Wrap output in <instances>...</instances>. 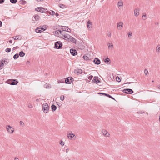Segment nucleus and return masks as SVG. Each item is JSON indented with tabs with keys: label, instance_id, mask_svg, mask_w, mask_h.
<instances>
[{
	"label": "nucleus",
	"instance_id": "1",
	"mask_svg": "<svg viewBox=\"0 0 160 160\" xmlns=\"http://www.w3.org/2000/svg\"><path fill=\"white\" fill-rule=\"evenodd\" d=\"M64 39L65 40L68 41L69 42H72L76 43V39L70 36L68 34H67L64 35Z\"/></svg>",
	"mask_w": 160,
	"mask_h": 160
},
{
	"label": "nucleus",
	"instance_id": "2",
	"mask_svg": "<svg viewBox=\"0 0 160 160\" xmlns=\"http://www.w3.org/2000/svg\"><path fill=\"white\" fill-rule=\"evenodd\" d=\"M6 82L11 85H17L18 82L16 79H8L7 81Z\"/></svg>",
	"mask_w": 160,
	"mask_h": 160
},
{
	"label": "nucleus",
	"instance_id": "3",
	"mask_svg": "<svg viewBox=\"0 0 160 160\" xmlns=\"http://www.w3.org/2000/svg\"><path fill=\"white\" fill-rule=\"evenodd\" d=\"M42 108L44 113H47L49 110V106L48 104L47 103H44L42 105Z\"/></svg>",
	"mask_w": 160,
	"mask_h": 160
},
{
	"label": "nucleus",
	"instance_id": "4",
	"mask_svg": "<svg viewBox=\"0 0 160 160\" xmlns=\"http://www.w3.org/2000/svg\"><path fill=\"white\" fill-rule=\"evenodd\" d=\"M62 44L60 41H57L55 43L54 48H55L59 49L62 48Z\"/></svg>",
	"mask_w": 160,
	"mask_h": 160
},
{
	"label": "nucleus",
	"instance_id": "5",
	"mask_svg": "<svg viewBox=\"0 0 160 160\" xmlns=\"http://www.w3.org/2000/svg\"><path fill=\"white\" fill-rule=\"evenodd\" d=\"M7 131L10 133H12L14 131V128L10 125H7L6 127Z\"/></svg>",
	"mask_w": 160,
	"mask_h": 160
},
{
	"label": "nucleus",
	"instance_id": "6",
	"mask_svg": "<svg viewBox=\"0 0 160 160\" xmlns=\"http://www.w3.org/2000/svg\"><path fill=\"white\" fill-rule=\"evenodd\" d=\"M123 92L126 94H132L133 92V90L131 89H125L123 90Z\"/></svg>",
	"mask_w": 160,
	"mask_h": 160
},
{
	"label": "nucleus",
	"instance_id": "7",
	"mask_svg": "<svg viewBox=\"0 0 160 160\" xmlns=\"http://www.w3.org/2000/svg\"><path fill=\"white\" fill-rule=\"evenodd\" d=\"M73 78L71 77L67 78L65 80V83L67 84H70L72 82Z\"/></svg>",
	"mask_w": 160,
	"mask_h": 160
},
{
	"label": "nucleus",
	"instance_id": "8",
	"mask_svg": "<svg viewBox=\"0 0 160 160\" xmlns=\"http://www.w3.org/2000/svg\"><path fill=\"white\" fill-rule=\"evenodd\" d=\"M101 132L102 134L105 137H109L110 136L109 133H108V132L106 130H102Z\"/></svg>",
	"mask_w": 160,
	"mask_h": 160
},
{
	"label": "nucleus",
	"instance_id": "9",
	"mask_svg": "<svg viewBox=\"0 0 160 160\" xmlns=\"http://www.w3.org/2000/svg\"><path fill=\"white\" fill-rule=\"evenodd\" d=\"M87 27L89 30H91L92 29V23L90 20H89L87 23Z\"/></svg>",
	"mask_w": 160,
	"mask_h": 160
},
{
	"label": "nucleus",
	"instance_id": "10",
	"mask_svg": "<svg viewBox=\"0 0 160 160\" xmlns=\"http://www.w3.org/2000/svg\"><path fill=\"white\" fill-rule=\"evenodd\" d=\"M123 23L122 22L118 23L117 26L118 29L119 30L122 29L123 27Z\"/></svg>",
	"mask_w": 160,
	"mask_h": 160
},
{
	"label": "nucleus",
	"instance_id": "11",
	"mask_svg": "<svg viewBox=\"0 0 160 160\" xmlns=\"http://www.w3.org/2000/svg\"><path fill=\"white\" fill-rule=\"evenodd\" d=\"M94 63L97 65H99L100 63V60L98 58H96L93 60Z\"/></svg>",
	"mask_w": 160,
	"mask_h": 160
},
{
	"label": "nucleus",
	"instance_id": "12",
	"mask_svg": "<svg viewBox=\"0 0 160 160\" xmlns=\"http://www.w3.org/2000/svg\"><path fill=\"white\" fill-rule=\"evenodd\" d=\"M70 52L71 54L73 56H75L77 54V51L73 49H71L70 50Z\"/></svg>",
	"mask_w": 160,
	"mask_h": 160
},
{
	"label": "nucleus",
	"instance_id": "13",
	"mask_svg": "<svg viewBox=\"0 0 160 160\" xmlns=\"http://www.w3.org/2000/svg\"><path fill=\"white\" fill-rule=\"evenodd\" d=\"M139 9L137 8L134 10V15L137 16L139 15Z\"/></svg>",
	"mask_w": 160,
	"mask_h": 160
},
{
	"label": "nucleus",
	"instance_id": "14",
	"mask_svg": "<svg viewBox=\"0 0 160 160\" xmlns=\"http://www.w3.org/2000/svg\"><path fill=\"white\" fill-rule=\"evenodd\" d=\"M92 82H93L96 83L97 84L100 82V81L98 79V77H94L92 80Z\"/></svg>",
	"mask_w": 160,
	"mask_h": 160
},
{
	"label": "nucleus",
	"instance_id": "15",
	"mask_svg": "<svg viewBox=\"0 0 160 160\" xmlns=\"http://www.w3.org/2000/svg\"><path fill=\"white\" fill-rule=\"evenodd\" d=\"M62 29L63 31H66L68 32H70L71 31L70 29L66 27H64V28H62Z\"/></svg>",
	"mask_w": 160,
	"mask_h": 160
},
{
	"label": "nucleus",
	"instance_id": "16",
	"mask_svg": "<svg viewBox=\"0 0 160 160\" xmlns=\"http://www.w3.org/2000/svg\"><path fill=\"white\" fill-rule=\"evenodd\" d=\"M68 137V138L70 139H71L75 135L73 133H69L67 135Z\"/></svg>",
	"mask_w": 160,
	"mask_h": 160
},
{
	"label": "nucleus",
	"instance_id": "17",
	"mask_svg": "<svg viewBox=\"0 0 160 160\" xmlns=\"http://www.w3.org/2000/svg\"><path fill=\"white\" fill-rule=\"evenodd\" d=\"M42 30L41 28H37L35 30V32L37 33H40L43 31Z\"/></svg>",
	"mask_w": 160,
	"mask_h": 160
},
{
	"label": "nucleus",
	"instance_id": "18",
	"mask_svg": "<svg viewBox=\"0 0 160 160\" xmlns=\"http://www.w3.org/2000/svg\"><path fill=\"white\" fill-rule=\"evenodd\" d=\"M74 73H76L78 74H80L82 72V70L81 69L76 70L74 71Z\"/></svg>",
	"mask_w": 160,
	"mask_h": 160
},
{
	"label": "nucleus",
	"instance_id": "19",
	"mask_svg": "<svg viewBox=\"0 0 160 160\" xmlns=\"http://www.w3.org/2000/svg\"><path fill=\"white\" fill-rule=\"evenodd\" d=\"M34 18L35 20H34L32 18V20H33V21H38V20H39L40 17H39V16L37 15H36L34 17Z\"/></svg>",
	"mask_w": 160,
	"mask_h": 160
},
{
	"label": "nucleus",
	"instance_id": "20",
	"mask_svg": "<svg viewBox=\"0 0 160 160\" xmlns=\"http://www.w3.org/2000/svg\"><path fill=\"white\" fill-rule=\"evenodd\" d=\"M19 56L21 57H23L25 55V53L22 51L20 52L18 54Z\"/></svg>",
	"mask_w": 160,
	"mask_h": 160
},
{
	"label": "nucleus",
	"instance_id": "21",
	"mask_svg": "<svg viewBox=\"0 0 160 160\" xmlns=\"http://www.w3.org/2000/svg\"><path fill=\"white\" fill-rule=\"evenodd\" d=\"M13 38L15 40L21 39V37L20 35L15 36L13 37Z\"/></svg>",
	"mask_w": 160,
	"mask_h": 160
},
{
	"label": "nucleus",
	"instance_id": "22",
	"mask_svg": "<svg viewBox=\"0 0 160 160\" xmlns=\"http://www.w3.org/2000/svg\"><path fill=\"white\" fill-rule=\"evenodd\" d=\"M108 44L109 45L108 47V49L111 50H112L113 48V45L112 43H111V44L108 43Z\"/></svg>",
	"mask_w": 160,
	"mask_h": 160
},
{
	"label": "nucleus",
	"instance_id": "23",
	"mask_svg": "<svg viewBox=\"0 0 160 160\" xmlns=\"http://www.w3.org/2000/svg\"><path fill=\"white\" fill-rule=\"evenodd\" d=\"M40 8L39 10V12H46V11L47 10L43 8H41V7H40Z\"/></svg>",
	"mask_w": 160,
	"mask_h": 160
},
{
	"label": "nucleus",
	"instance_id": "24",
	"mask_svg": "<svg viewBox=\"0 0 160 160\" xmlns=\"http://www.w3.org/2000/svg\"><path fill=\"white\" fill-rule=\"evenodd\" d=\"M51 108L52 111H54L56 110L57 108V107L56 106L52 104L51 106Z\"/></svg>",
	"mask_w": 160,
	"mask_h": 160
},
{
	"label": "nucleus",
	"instance_id": "25",
	"mask_svg": "<svg viewBox=\"0 0 160 160\" xmlns=\"http://www.w3.org/2000/svg\"><path fill=\"white\" fill-rule=\"evenodd\" d=\"M44 87L47 89H49L51 87V86L49 85H47V84L46 83L44 85Z\"/></svg>",
	"mask_w": 160,
	"mask_h": 160
},
{
	"label": "nucleus",
	"instance_id": "26",
	"mask_svg": "<svg viewBox=\"0 0 160 160\" xmlns=\"http://www.w3.org/2000/svg\"><path fill=\"white\" fill-rule=\"evenodd\" d=\"M104 61L106 63L108 64V62L110 61V59L108 58H107L104 59Z\"/></svg>",
	"mask_w": 160,
	"mask_h": 160
},
{
	"label": "nucleus",
	"instance_id": "27",
	"mask_svg": "<svg viewBox=\"0 0 160 160\" xmlns=\"http://www.w3.org/2000/svg\"><path fill=\"white\" fill-rule=\"evenodd\" d=\"M156 51L158 52H160V45H158L156 47Z\"/></svg>",
	"mask_w": 160,
	"mask_h": 160
},
{
	"label": "nucleus",
	"instance_id": "28",
	"mask_svg": "<svg viewBox=\"0 0 160 160\" xmlns=\"http://www.w3.org/2000/svg\"><path fill=\"white\" fill-rule=\"evenodd\" d=\"M62 33V31L61 30H57L55 32V34L57 36L58 35H59V34H61V33Z\"/></svg>",
	"mask_w": 160,
	"mask_h": 160
},
{
	"label": "nucleus",
	"instance_id": "29",
	"mask_svg": "<svg viewBox=\"0 0 160 160\" xmlns=\"http://www.w3.org/2000/svg\"><path fill=\"white\" fill-rule=\"evenodd\" d=\"M83 58L86 61L89 60V58L86 55H84L83 57Z\"/></svg>",
	"mask_w": 160,
	"mask_h": 160
},
{
	"label": "nucleus",
	"instance_id": "30",
	"mask_svg": "<svg viewBox=\"0 0 160 160\" xmlns=\"http://www.w3.org/2000/svg\"><path fill=\"white\" fill-rule=\"evenodd\" d=\"M19 57L18 54L16 53L13 56V58L14 59H16Z\"/></svg>",
	"mask_w": 160,
	"mask_h": 160
},
{
	"label": "nucleus",
	"instance_id": "31",
	"mask_svg": "<svg viewBox=\"0 0 160 160\" xmlns=\"http://www.w3.org/2000/svg\"><path fill=\"white\" fill-rule=\"evenodd\" d=\"M47 26L46 25H44L42 26V28H41V29H42V30H43V31H44L47 28Z\"/></svg>",
	"mask_w": 160,
	"mask_h": 160
},
{
	"label": "nucleus",
	"instance_id": "32",
	"mask_svg": "<svg viewBox=\"0 0 160 160\" xmlns=\"http://www.w3.org/2000/svg\"><path fill=\"white\" fill-rule=\"evenodd\" d=\"M123 5V3L121 2V1H119L118 3V6L120 7H122Z\"/></svg>",
	"mask_w": 160,
	"mask_h": 160
},
{
	"label": "nucleus",
	"instance_id": "33",
	"mask_svg": "<svg viewBox=\"0 0 160 160\" xmlns=\"http://www.w3.org/2000/svg\"><path fill=\"white\" fill-rule=\"evenodd\" d=\"M128 37L129 38H132V33L130 32V33H128Z\"/></svg>",
	"mask_w": 160,
	"mask_h": 160
},
{
	"label": "nucleus",
	"instance_id": "34",
	"mask_svg": "<svg viewBox=\"0 0 160 160\" xmlns=\"http://www.w3.org/2000/svg\"><path fill=\"white\" fill-rule=\"evenodd\" d=\"M10 2L11 3H13V4L16 3L17 1V0H10Z\"/></svg>",
	"mask_w": 160,
	"mask_h": 160
},
{
	"label": "nucleus",
	"instance_id": "35",
	"mask_svg": "<svg viewBox=\"0 0 160 160\" xmlns=\"http://www.w3.org/2000/svg\"><path fill=\"white\" fill-rule=\"evenodd\" d=\"M21 3L22 4H25L26 3V2L24 0H21L20 1Z\"/></svg>",
	"mask_w": 160,
	"mask_h": 160
},
{
	"label": "nucleus",
	"instance_id": "36",
	"mask_svg": "<svg viewBox=\"0 0 160 160\" xmlns=\"http://www.w3.org/2000/svg\"><path fill=\"white\" fill-rule=\"evenodd\" d=\"M116 81L118 82H120L121 81L120 78L118 77H117L116 78Z\"/></svg>",
	"mask_w": 160,
	"mask_h": 160
},
{
	"label": "nucleus",
	"instance_id": "37",
	"mask_svg": "<svg viewBox=\"0 0 160 160\" xmlns=\"http://www.w3.org/2000/svg\"><path fill=\"white\" fill-rule=\"evenodd\" d=\"M106 96H107L111 99H114V98L113 97L108 94H106Z\"/></svg>",
	"mask_w": 160,
	"mask_h": 160
},
{
	"label": "nucleus",
	"instance_id": "38",
	"mask_svg": "<svg viewBox=\"0 0 160 160\" xmlns=\"http://www.w3.org/2000/svg\"><path fill=\"white\" fill-rule=\"evenodd\" d=\"M64 31H62V33H61V35H62L63 37H64V35H66L67 33H66L65 32H64Z\"/></svg>",
	"mask_w": 160,
	"mask_h": 160
},
{
	"label": "nucleus",
	"instance_id": "39",
	"mask_svg": "<svg viewBox=\"0 0 160 160\" xmlns=\"http://www.w3.org/2000/svg\"><path fill=\"white\" fill-rule=\"evenodd\" d=\"M144 73L145 75H147L148 73V72L147 69H144Z\"/></svg>",
	"mask_w": 160,
	"mask_h": 160
},
{
	"label": "nucleus",
	"instance_id": "40",
	"mask_svg": "<svg viewBox=\"0 0 160 160\" xmlns=\"http://www.w3.org/2000/svg\"><path fill=\"white\" fill-rule=\"evenodd\" d=\"M59 143L60 145L63 146L64 144V142L62 140L60 141Z\"/></svg>",
	"mask_w": 160,
	"mask_h": 160
},
{
	"label": "nucleus",
	"instance_id": "41",
	"mask_svg": "<svg viewBox=\"0 0 160 160\" xmlns=\"http://www.w3.org/2000/svg\"><path fill=\"white\" fill-rule=\"evenodd\" d=\"M11 49L10 48H7L5 50V51L7 52H9L11 51Z\"/></svg>",
	"mask_w": 160,
	"mask_h": 160
},
{
	"label": "nucleus",
	"instance_id": "42",
	"mask_svg": "<svg viewBox=\"0 0 160 160\" xmlns=\"http://www.w3.org/2000/svg\"><path fill=\"white\" fill-rule=\"evenodd\" d=\"M50 14L53 15L55 14V12L53 11H51V12H50Z\"/></svg>",
	"mask_w": 160,
	"mask_h": 160
},
{
	"label": "nucleus",
	"instance_id": "43",
	"mask_svg": "<svg viewBox=\"0 0 160 160\" xmlns=\"http://www.w3.org/2000/svg\"><path fill=\"white\" fill-rule=\"evenodd\" d=\"M60 100L62 101H63L64 100V96L63 95H62L60 97Z\"/></svg>",
	"mask_w": 160,
	"mask_h": 160
},
{
	"label": "nucleus",
	"instance_id": "44",
	"mask_svg": "<svg viewBox=\"0 0 160 160\" xmlns=\"http://www.w3.org/2000/svg\"><path fill=\"white\" fill-rule=\"evenodd\" d=\"M93 76L90 75L88 77V78L90 80H91L92 78H93Z\"/></svg>",
	"mask_w": 160,
	"mask_h": 160
},
{
	"label": "nucleus",
	"instance_id": "45",
	"mask_svg": "<svg viewBox=\"0 0 160 160\" xmlns=\"http://www.w3.org/2000/svg\"><path fill=\"white\" fill-rule=\"evenodd\" d=\"M28 106L30 108H32V106L30 103L28 104Z\"/></svg>",
	"mask_w": 160,
	"mask_h": 160
},
{
	"label": "nucleus",
	"instance_id": "46",
	"mask_svg": "<svg viewBox=\"0 0 160 160\" xmlns=\"http://www.w3.org/2000/svg\"><path fill=\"white\" fill-rule=\"evenodd\" d=\"M20 124L21 125H23L24 126V123L22 121H20Z\"/></svg>",
	"mask_w": 160,
	"mask_h": 160
},
{
	"label": "nucleus",
	"instance_id": "47",
	"mask_svg": "<svg viewBox=\"0 0 160 160\" xmlns=\"http://www.w3.org/2000/svg\"><path fill=\"white\" fill-rule=\"evenodd\" d=\"M98 94H100V95H104L105 96H106V94H107V93H103V92H99L98 93Z\"/></svg>",
	"mask_w": 160,
	"mask_h": 160
},
{
	"label": "nucleus",
	"instance_id": "48",
	"mask_svg": "<svg viewBox=\"0 0 160 160\" xmlns=\"http://www.w3.org/2000/svg\"><path fill=\"white\" fill-rule=\"evenodd\" d=\"M3 61L2 60V61L1 62V66H2V67H3L4 66V63L3 62Z\"/></svg>",
	"mask_w": 160,
	"mask_h": 160
},
{
	"label": "nucleus",
	"instance_id": "49",
	"mask_svg": "<svg viewBox=\"0 0 160 160\" xmlns=\"http://www.w3.org/2000/svg\"><path fill=\"white\" fill-rule=\"evenodd\" d=\"M40 8H37L35 9V10L36 11H38V12H39V10Z\"/></svg>",
	"mask_w": 160,
	"mask_h": 160
},
{
	"label": "nucleus",
	"instance_id": "50",
	"mask_svg": "<svg viewBox=\"0 0 160 160\" xmlns=\"http://www.w3.org/2000/svg\"><path fill=\"white\" fill-rule=\"evenodd\" d=\"M142 18H143V17H144V18H146V14L145 13H143V15H142Z\"/></svg>",
	"mask_w": 160,
	"mask_h": 160
},
{
	"label": "nucleus",
	"instance_id": "51",
	"mask_svg": "<svg viewBox=\"0 0 160 160\" xmlns=\"http://www.w3.org/2000/svg\"><path fill=\"white\" fill-rule=\"evenodd\" d=\"M108 34V36L109 37H111V33L109 32V33H107Z\"/></svg>",
	"mask_w": 160,
	"mask_h": 160
},
{
	"label": "nucleus",
	"instance_id": "52",
	"mask_svg": "<svg viewBox=\"0 0 160 160\" xmlns=\"http://www.w3.org/2000/svg\"><path fill=\"white\" fill-rule=\"evenodd\" d=\"M4 2V0H0V4L3 3Z\"/></svg>",
	"mask_w": 160,
	"mask_h": 160
},
{
	"label": "nucleus",
	"instance_id": "53",
	"mask_svg": "<svg viewBox=\"0 0 160 160\" xmlns=\"http://www.w3.org/2000/svg\"><path fill=\"white\" fill-rule=\"evenodd\" d=\"M18 48V46H16V47H14L12 48V50L13 51L14 50H15V49H16V48Z\"/></svg>",
	"mask_w": 160,
	"mask_h": 160
},
{
	"label": "nucleus",
	"instance_id": "54",
	"mask_svg": "<svg viewBox=\"0 0 160 160\" xmlns=\"http://www.w3.org/2000/svg\"><path fill=\"white\" fill-rule=\"evenodd\" d=\"M3 62L5 65H6L8 63V62L7 61L5 60L3 61Z\"/></svg>",
	"mask_w": 160,
	"mask_h": 160
},
{
	"label": "nucleus",
	"instance_id": "55",
	"mask_svg": "<svg viewBox=\"0 0 160 160\" xmlns=\"http://www.w3.org/2000/svg\"><path fill=\"white\" fill-rule=\"evenodd\" d=\"M60 6H59L60 7H61L62 8H63V7H64V5L63 4H61Z\"/></svg>",
	"mask_w": 160,
	"mask_h": 160
},
{
	"label": "nucleus",
	"instance_id": "56",
	"mask_svg": "<svg viewBox=\"0 0 160 160\" xmlns=\"http://www.w3.org/2000/svg\"><path fill=\"white\" fill-rule=\"evenodd\" d=\"M9 42L10 43H12V40H9Z\"/></svg>",
	"mask_w": 160,
	"mask_h": 160
},
{
	"label": "nucleus",
	"instance_id": "57",
	"mask_svg": "<svg viewBox=\"0 0 160 160\" xmlns=\"http://www.w3.org/2000/svg\"><path fill=\"white\" fill-rule=\"evenodd\" d=\"M68 151H69V149L68 148H67L66 149V152L67 153H68Z\"/></svg>",
	"mask_w": 160,
	"mask_h": 160
},
{
	"label": "nucleus",
	"instance_id": "58",
	"mask_svg": "<svg viewBox=\"0 0 160 160\" xmlns=\"http://www.w3.org/2000/svg\"><path fill=\"white\" fill-rule=\"evenodd\" d=\"M155 24L156 25H158V24H159V22H156L155 23Z\"/></svg>",
	"mask_w": 160,
	"mask_h": 160
},
{
	"label": "nucleus",
	"instance_id": "59",
	"mask_svg": "<svg viewBox=\"0 0 160 160\" xmlns=\"http://www.w3.org/2000/svg\"><path fill=\"white\" fill-rule=\"evenodd\" d=\"M2 22L0 21V28L2 27Z\"/></svg>",
	"mask_w": 160,
	"mask_h": 160
},
{
	"label": "nucleus",
	"instance_id": "60",
	"mask_svg": "<svg viewBox=\"0 0 160 160\" xmlns=\"http://www.w3.org/2000/svg\"><path fill=\"white\" fill-rule=\"evenodd\" d=\"M55 14L56 15V16H58L59 15V14L58 13H56Z\"/></svg>",
	"mask_w": 160,
	"mask_h": 160
},
{
	"label": "nucleus",
	"instance_id": "61",
	"mask_svg": "<svg viewBox=\"0 0 160 160\" xmlns=\"http://www.w3.org/2000/svg\"><path fill=\"white\" fill-rule=\"evenodd\" d=\"M30 63V62L29 61H27L26 63L27 64H29Z\"/></svg>",
	"mask_w": 160,
	"mask_h": 160
},
{
	"label": "nucleus",
	"instance_id": "62",
	"mask_svg": "<svg viewBox=\"0 0 160 160\" xmlns=\"http://www.w3.org/2000/svg\"><path fill=\"white\" fill-rule=\"evenodd\" d=\"M39 99H36V101L37 102H39Z\"/></svg>",
	"mask_w": 160,
	"mask_h": 160
},
{
	"label": "nucleus",
	"instance_id": "63",
	"mask_svg": "<svg viewBox=\"0 0 160 160\" xmlns=\"http://www.w3.org/2000/svg\"><path fill=\"white\" fill-rule=\"evenodd\" d=\"M158 88L159 89H160V85H159L158 86Z\"/></svg>",
	"mask_w": 160,
	"mask_h": 160
},
{
	"label": "nucleus",
	"instance_id": "64",
	"mask_svg": "<svg viewBox=\"0 0 160 160\" xmlns=\"http://www.w3.org/2000/svg\"><path fill=\"white\" fill-rule=\"evenodd\" d=\"M18 158H15L14 160H18Z\"/></svg>",
	"mask_w": 160,
	"mask_h": 160
}]
</instances>
